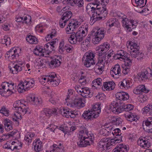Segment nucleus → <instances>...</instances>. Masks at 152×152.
Instances as JSON below:
<instances>
[{
	"label": "nucleus",
	"mask_w": 152,
	"mask_h": 152,
	"mask_svg": "<svg viewBox=\"0 0 152 152\" xmlns=\"http://www.w3.org/2000/svg\"><path fill=\"white\" fill-rule=\"evenodd\" d=\"M94 4H95V2ZM93 4H94V3L88 4L86 7L87 10H90L91 11H94L92 12L90 21V23L91 25H93L96 21L104 20L108 14L106 8L103 7L96 8L93 7Z\"/></svg>",
	"instance_id": "obj_1"
},
{
	"label": "nucleus",
	"mask_w": 152,
	"mask_h": 152,
	"mask_svg": "<svg viewBox=\"0 0 152 152\" xmlns=\"http://www.w3.org/2000/svg\"><path fill=\"white\" fill-rule=\"evenodd\" d=\"M28 101L32 104L36 105H39L42 103V100L40 97L31 95L29 96L28 99Z\"/></svg>",
	"instance_id": "obj_19"
},
{
	"label": "nucleus",
	"mask_w": 152,
	"mask_h": 152,
	"mask_svg": "<svg viewBox=\"0 0 152 152\" xmlns=\"http://www.w3.org/2000/svg\"><path fill=\"white\" fill-rule=\"evenodd\" d=\"M65 45L64 39L61 40L59 43L58 51L61 54H62L65 50Z\"/></svg>",
	"instance_id": "obj_45"
},
{
	"label": "nucleus",
	"mask_w": 152,
	"mask_h": 152,
	"mask_svg": "<svg viewBox=\"0 0 152 152\" xmlns=\"http://www.w3.org/2000/svg\"><path fill=\"white\" fill-rule=\"evenodd\" d=\"M50 148L53 149L52 150L50 151V152L47 150L46 151V152H65L63 148L59 147L56 144H54Z\"/></svg>",
	"instance_id": "obj_42"
},
{
	"label": "nucleus",
	"mask_w": 152,
	"mask_h": 152,
	"mask_svg": "<svg viewBox=\"0 0 152 152\" xmlns=\"http://www.w3.org/2000/svg\"><path fill=\"white\" fill-rule=\"evenodd\" d=\"M80 95L83 97L90 98L92 96V94L90 90L87 87L83 88Z\"/></svg>",
	"instance_id": "obj_36"
},
{
	"label": "nucleus",
	"mask_w": 152,
	"mask_h": 152,
	"mask_svg": "<svg viewBox=\"0 0 152 152\" xmlns=\"http://www.w3.org/2000/svg\"><path fill=\"white\" fill-rule=\"evenodd\" d=\"M112 133L113 136H115V137H122V136H121V130L118 128H117L113 129V131L112 132Z\"/></svg>",
	"instance_id": "obj_51"
},
{
	"label": "nucleus",
	"mask_w": 152,
	"mask_h": 152,
	"mask_svg": "<svg viewBox=\"0 0 152 152\" xmlns=\"http://www.w3.org/2000/svg\"><path fill=\"white\" fill-rule=\"evenodd\" d=\"M56 39L55 40L53 39L50 42L45 45L43 48L44 52H43L44 53L45 55L47 56L46 57H48L50 53L54 50V45L56 43Z\"/></svg>",
	"instance_id": "obj_14"
},
{
	"label": "nucleus",
	"mask_w": 152,
	"mask_h": 152,
	"mask_svg": "<svg viewBox=\"0 0 152 152\" xmlns=\"http://www.w3.org/2000/svg\"><path fill=\"white\" fill-rule=\"evenodd\" d=\"M78 137L77 144L80 147H86L92 144L94 139V134H88L86 128L80 131Z\"/></svg>",
	"instance_id": "obj_2"
},
{
	"label": "nucleus",
	"mask_w": 152,
	"mask_h": 152,
	"mask_svg": "<svg viewBox=\"0 0 152 152\" xmlns=\"http://www.w3.org/2000/svg\"><path fill=\"white\" fill-rule=\"evenodd\" d=\"M132 59L131 58V57H130V55H129V57H127V58L125 60L124 66L130 67L132 64Z\"/></svg>",
	"instance_id": "obj_56"
},
{
	"label": "nucleus",
	"mask_w": 152,
	"mask_h": 152,
	"mask_svg": "<svg viewBox=\"0 0 152 152\" xmlns=\"http://www.w3.org/2000/svg\"><path fill=\"white\" fill-rule=\"evenodd\" d=\"M143 129H146V131L148 133H152V117L144 121L143 124Z\"/></svg>",
	"instance_id": "obj_20"
},
{
	"label": "nucleus",
	"mask_w": 152,
	"mask_h": 152,
	"mask_svg": "<svg viewBox=\"0 0 152 152\" xmlns=\"http://www.w3.org/2000/svg\"><path fill=\"white\" fill-rule=\"evenodd\" d=\"M12 52L11 49L10 51L7 52L5 55V57L8 59L9 60H12L13 57L12 56Z\"/></svg>",
	"instance_id": "obj_61"
},
{
	"label": "nucleus",
	"mask_w": 152,
	"mask_h": 152,
	"mask_svg": "<svg viewBox=\"0 0 152 152\" xmlns=\"http://www.w3.org/2000/svg\"><path fill=\"white\" fill-rule=\"evenodd\" d=\"M74 29L73 28L70 26L69 24L66 28V32L67 34H71L72 33V32L74 31Z\"/></svg>",
	"instance_id": "obj_63"
},
{
	"label": "nucleus",
	"mask_w": 152,
	"mask_h": 152,
	"mask_svg": "<svg viewBox=\"0 0 152 152\" xmlns=\"http://www.w3.org/2000/svg\"><path fill=\"white\" fill-rule=\"evenodd\" d=\"M93 0H85L88 2L91 1ZM95 4L94 5H96L97 6H98L99 4H101L102 5L105 6L109 2V0H94Z\"/></svg>",
	"instance_id": "obj_43"
},
{
	"label": "nucleus",
	"mask_w": 152,
	"mask_h": 152,
	"mask_svg": "<svg viewBox=\"0 0 152 152\" xmlns=\"http://www.w3.org/2000/svg\"><path fill=\"white\" fill-rule=\"evenodd\" d=\"M152 71L149 68H147L138 74V78L140 80L145 81L152 76Z\"/></svg>",
	"instance_id": "obj_10"
},
{
	"label": "nucleus",
	"mask_w": 152,
	"mask_h": 152,
	"mask_svg": "<svg viewBox=\"0 0 152 152\" xmlns=\"http://www.w3.org/2000/svg\"><path fill=\"white\" fill-rule=\"evenodd\" d=\"M110 48V44L107 42H104L96 47V53L99 56L98 61L104 64L108 63V58L105 54Z\"/></svg>",
	"instance_id": "obj_4"
},
{
	"label": "nucleus",
	"mask_w": 152,
	"mask_h": 152,
	"mask_svg": "<svg viewBox=\"0 0 152 152\" xmlns=\"http://www.w3.org/2000/svg\"><path fill=\"white\" fill-rule=\"evenodd\" d=\"M75 5L79 7H82L83 4V0H74Z\"/></svg>",
	"instance_id": "obj_64"
},
{
	"label": "nucleus",
	"mask_w": 152,
	"mask_h": 152,
	"mask_svg": "<svg viewBox=\"0 0 152 152\" xmlns=\"http://www.w3.org/2000/svg\"><path fill=\"white\" fill-rule=\"evenodd\" d=\"M136 4V6H139L140 8H142L145 5L147 0H135Z\"/></svg>",
	"instance_id": "obj_50"
},
{
	"label": "nucleus",
	"mask_w": 152,
	"mask_h": 152,
	"mask_svg": "<svg viewBox=\"0 0 152 152\" xmlns=\"http://www.w3.org/2000/svg\"><path fill=\"white\" fill-rule=\"evenodd\" d=\"M69 23V26L73 28L74 29L78 27L80 23L76 20L73 19L70 20Z\"/></svg>",
	"instance_id": "obj_46"
},
{
	"label": "nucleus",
	"mask_w": 152,
	"mask_h": 152,
	"mask_svg": "<svg viewBox=\"0 0 152 152\" xmlns=\"http://www.w3.org/2000/svg\"><path fill=\"white\" fill-rule=\"evenodd\" d=\"M100 104L97 103L93 105L92 108L88 110V111H85L82 116L87 120H91L96 118L99 116L101 112Z\"/></svg>",
	"instance_id": "obj_5"
},
{
	"label": "nucleus",
	"mask_w": 152,
	"mask_h": 152,
	"mask_svg": "<svg viewBox=\"0 0 152 152\" xmlns=\"http://www.w3.org/2000/svg\"><path fill=\"white\" fill-rule=\"evenodd\" d=\"M61 64V61L56 58L52 60L49 64L51 68H54L59 66Z\"/></svg>",
	"instance_id": "obj_35"
},
{
	"label": "nucleus",
	"mask_w": 152,
	"mask_h": 152,
	"mask_svg": "<svg viewBox=\"0 0 152 152\" xmlns=\"http://www.w3.org/2000/svg\"><path fill=\"white\" fill-rule=\"evenodd\" d=\"M92 32V35L93 36L92 42L94 44H98L101 40L104 37V34L105 32L102 29H98L96 32L94 33L93 31Z\"/></svg>",
	"instance_id": "obj_9"
},
{
	"label": "nucleus",
	"mask_w": 152,
	"mask_h": 152,
	"mask_svg": "<svg viewBox=\"0 0 152 152\" xmlns=\"http://www.w3.org/2000/svg\"><path fill=\"white\" fill-rule=\"evenodd\" d=\"M109 110L114 113H119L122 112L121 106H119L118 103L116 101H113L109 105Z\"/></svg>",
	"instance_id": "obj_16"
},
{
	"label": "nucleus",
	"mask_w": 152,
	"mask_h": 152,
	"mask_svg": "<svg viewBox=\"0 0 152 152\" xmlns=\"http://www.w3.org/2000/svg\"><path fill=\"white\" fill-rule=\"evenodd\" d=\"M138 145L144 148H149L151 146V140L145 137L140 138L137 141Z\"/></svg>",
	"instance_id": "obj_15"
},
{
	"label": "nucleus",
	"mask_w": 152,
	"mask_h": 152,
	"mask_svg": "<svg viewBox=\"0 0 152 152\" xmlns=\"http://www.w3.org/2000/svg\"><path fill=\"white\" fill-rule=\"evenodd\" d=\"M121 71L120 66L117 64L112 68L110 72L111 74L113 77L118 78L121 75Z\"/></svg>",
	"instance_id": "obj_17"
},
{
	"label": "nucleus",
	"mask_w": 152,
	"mask_h": 152,
	"mask_svg": "<svg viewBox=\"0 0 152 152\" xmlns=\"http://www.w3.org/2000/svg\"><path fill=\"white\" fill-rule=\"evenodd\" d=\"M100 133L104 136H108L111 133V132L108 131L104 127L101 130Z\"/></svg>",
	"instance_id": "obj_59"
},
{
	"label": "nucleus",
	"mask_w": 152,
	"mask_h": 152,
	"mask_svg": "<svg viewBox=\"0 0 152 152\" xmlns=\"http://www.w3.org/2000/svg\"><path fill=\"white\" fill-rule=\"evenodd\" d=\"M81 76L79 80V82L83 85H85L87 83V81L85 78L86 77L84 75V73L83 72H81Z\"/></svg>",
	"instance_id": "obj_55"
},
{
	"label": "nucleus",
	"mask_w": 152,
	"mask_h": 152,
	"mask_svg": "<svg viewBox=\"0 0 152 152\" xmlns=\"http://www.w3.org/2000/svg\"><path fill=\"white\" fill-rule=\"evenodd\" d=\"M22 64L18 63L14 65L12 67L9 66L10 72L13 74H17L22 70Z\"/></svg>",
	"instance_id": "obj_22"
},
{
	"label": "nucleus",
	"mask_w": 152,
	"mask_h": 152,
	"mask_svg": "<svg viewBox=\"0 0 152 152\" xmlns=\"http://www.w3.org/2000/svg\"><path fill=\"white\" fill-rule=\"evenodd\" d=\"M82 99L81 98L78 97L75 98L72 102L66 101L64 103L65 104H66L70 107H83L85 106V104L82 102Z\"/></svg>",
	"instance_id": "obj_13"
},
{
	"label": "nucleus",
	"mask_w": 152,
	"mask_h": 152,
	"mask_svg": "<svg viewBox=\"0 0 152 152\" xmlns=\"http://www.w3.org/2000/svg\"><path fill=\"white\" fill-rule=\"evenodd\" d=\"M109 120L110 123L116 126H119L121 124L122 120L119 117L111 116Z\"/></svg>",
	"instance_id": "obj_32"
},
{
	"label": "nucleus",
	"mask_w": 152,
	"mask_h": 152,
	"mask_svg": "<svg viewBox=\"0 0 152 152\" xmlns=\"http://www.w3.org/2000/svg\"><path fill=\"white\" fill-rule=\"evenodd\" d=\"M115 96L117 99L120 100H126L129 98L128 94L123 92H117L115 94Z\"/></svg>",
	"instance_id": "obj_28"
},
{
	"label": "nucleus",
	"mask_w": 152,
	"mask_h": 152,
	"mask_svg": "<svg viewBox=\"0 0 152 152\" xmlns=\"http://www.w3.org/2000/svg\"><path fill=\"white\" fill-rule=\"evenodd\" d=\"M14 88V84L9 83L7 82H3L0 86V94L2 96H4L7 93L11 94L13 93V90Z\"/></svg>",
	"instance_id": "obj_8"
},
{
	"label": "nucleus",
	"mask_w": 152,
	"mask_h": 152,
	"mask_svg": "<svg viewBox=\"0 0 152 152\" xmlns=\"http://www.w3.org/2000/svg\"><path fill=\"white\" fill-rule=\"evenodd\" d=\"M119 23L118 20L116 18H113L110 19L107 23V25L110 27H111L113 26H118Z\"/></svg>",
	"instance_id": "obj_37"
},
{
	"label": "nucleus",
	"mask_w": 152,
	"mask_h": 152,
	"mask_svg": "<svg viewBox=\"0 0 152 152\" xmlns=\"http://www.w3.org/2000/svg\"><path fill=\"white\" fill-rule=\"evenodd\" d=\"M65 50H66V51L69 53H72L74 50L72 46L70 45L66 44L65 45Z\"/></svg>",
	"instance_id": "obj_60"
},
{
	"label": "nucleus",
	"mask_w": 152,
	"mask_h": 152,
	"mask_svg": "<svg viewBox=\"0 0 152 152\" xmlns=\"http://www.w3.org/2000/svg\"><path fill=\"white\" fill-rule=\"evenodd\" d=\"M42 143L39 140H35L33 143L32 148L36 152H39L42 150Z\"/></svg>",
	"instance_id": "obj_24"
},
{
	"label": "nucleus",
	"mask_w": 152,
	"mask_h": 152,
	"mask_svg": "<svg viewBox=\"0 0 152 152\" xmlns=\"http://www.w3.org/2000/svg\"><path fill=\"white\" fill-rule=\"evenodd\" d=\"M115 83L113 81L104 83L102 87L103 90L110 91L113 89L115 87Z\"/></svg>",
	"instance_id": "obj_25"
},
{
	"label": "nucleus",
	"mask_w": 152,
	"mask_h": 152,
	"mask_svg": "<svg viewBox=\"0 0 152 152\" xmlns=\"http://www.w3.org/2000/svg\"><path fill=\"white\" fill-rule=\"evenodd\" d=\"M61 114L64 117H65L67 118H69V117L71 118H74L76 117V115L74 113V112L71 111L69 109H65L62 108L60 112Z\"/></svg>",
	"instance_id": "obj_21"
},
{
	"label": "nucleus",
	"mask_w": 152,
	"mask_h": 152,
	"mask_svg": "<svg viewBox=\"0 0 152 152\" xmlns=\"http://www.w3.org/2000/svg\"><path fill=\"white\" fill-rule=\"evenodd\" d=\"M126 119L131 122L137 121L138 120V117L134 113H132L130 112H127L124 114Z\"/></svg>",
	"instance_id": "obj_27"
},
{
	"label": "nucleus",
	"mask_w": 152,
	"mask_h": 152,
	"mask_svg": "<svg viewBox=\"0 0 152 152\" xmlns=\"http://www.w3.org/2000/svg\"><path fill=\"white\" fill-rule=\"evenodd\" d=\"M79 33L72 32L68 37V40L72 44H79L83 40Z\"/></svg>",
	"instance_id": "obj_11"
},
{
	"label": "nucleus",
	"mask_w": 152,
	"mask_h": 152,
	"mask_svg": "<svg viewBox=\"0 0 152 152\" xmlns=\"http://www.w3.org/2000/svg\"><path fill=\"white\" fill-rule=\"evenodd\" d=\"M11 49L12 53L13 59H17L19 56L18 53L19 51H18V50H19L18 48H13Z\"/></svg>",
	"instance_id": "obj_49"
},
{
	"label": "nucleus",
	"mask_w": 152,
	"mask_h": 152,
	"mask_svg": "<svg viewBox=\"0 0 152 152\" xmlns=\"http://www.w3.org/2000/svg\"><path fill=\"white\" fill-rule=\"evenodd\" d=\"M88 25L86 24L83 25L82 26L80 27L77 32L79 33L81 37L83 39V38L85 37L87 34L88 30Z\"/></svg>",
	"instance_id": "obj_23"
},
{
	"label": "nucleus",
	"mask_w": 152,
	"mask_h": 152,
	"mask_svg": "<svg viewBox=\"0 0 152 152\" xmlns=\"http://www.w3.org/2000/svg\"><path fill=\"white\" fill-rule=\"evenodd\" d=\"M95 56V55L93 52L89 51L85 53L83 57L85 58V59L86 58V59L88 58V59L91 58L92 59H94Z\"/></svg>",
	"instance_id": "obj_48"
},
{
	"label": "nucleus",
	"mask_w": 152,
	"mask_h": 152,
	"mask_svg": "<svg viewBox=\"0 0 152 152\" xmlns=\"http://www.w3.org/2000/svg\"><path fill=\"white\" fill-rule=\"evenodd\" d=\"M57 110L56 109H49L45 108L41 111V114L43 117L47 116L50 117L53 115H56L57 114Z\"/></svg>",
	"instance_id": "obj_18"
},
{
	"label": "nucleus",
	"mask_w": 152,
	"mask_h": 152,
	"mask_svg": "<svg viewBox=\"0 0 152 152\" xmlns=\"http://www.w3.org/2000/svg\"><path fill=\"white\" fill-rule=\"evenodd\" d=\"M128 151V149L126 145L120 144L117 145L116 148L113 150L112 152H127Z\"/></svg>",
	"instance_id": "obj_31"
},
{
	"label": "nucleus",
	"mask_w": 152,
	"mask_h": 152,
	"mask_svg": "<svg viewBox=\"0 0 152 152\" xmlns=\"http://www.w3.org/2000/svg\"><path fill=\"white\" fill-rule=\"evenodd\" d=\"M122 26L126 28L127 31L130 32L132 31L131 28L130 27L131 26V20H129L127 18H123L122 20Z\"/></svg>",
	"instance_id": "obj_30"
},
{
	"label": "nucleus",
	"mask_w": 152,
	"mask_h": 152,
	"mask_svg": "<svg viewBox=\"0 0 152 152\" xmlns=\"http://www.w3.org/2000/svg\"><path fill=\"white\" fill-rule=\"evenodd\" d=\"M26 104V102L23 100H18L14 102L13 107L17 109H16V112L12 118L14 121H18V119L21 118V115H24L26 113L28 108Z\"/></svg>",
	"instance_id": "obj_3"
},
{
	"label": "nucleus",
	"mask_w": 152,
	"mask_h": 152,
	"mask_svg": "<svg viewBox=\"0 0 152 152\" xmlns=\"http://www.w3.org/2000/svg\"><path fill=\"white\" fill-rule=\"evenodd\" d=\"M82 62L84 65L86 67H89L91 65H93L95 64L94 59H92L91 58H88L85 59V58H82Z\"/></svg>",
	"instance_id": "obj_33"
},
{
	"label": "nucleus",
	"mask_w": 152,
	"mask_h": 152,
	"mask_svg": "<svg viewBox=\"0 0 152 152\" xmlns=\"http://www.w3.org/2000/svg\"><path fill=\"white\" fill-rule=\"evenodd\" d=\"M43 52H44L43 48L40 46H36L33 50L34 53L36 55L46 57L47 56L45 55Z\"/></svg>",
	"instance_id": "obj_29"
},
{
	"label": "nucleus",
	"mask_w": 152,
	"mask_h": 152,
	"mask_svg": "<svg viewBox=\"0 0 152 152\" xmlns=\"http://www.w3.org/2000/svg\"><path fill=\"white\" fill-rule=\"evenodd\" d=\"M73 92L74 91L73 90H69L68 93H67L68 95H67V97L65 99L66 102H69V100H70L71 97L72 95Z\"/></svg>",
	"instance_id": "obj_62"
},
{
	"label": "nucleus",
	"mask_w": 152,
	"mask_h": 152,
	"mask_svg": "<svg viewBox=\"0 0 152 152\" xmlns=\"http://www.w3.org/2000/svg\"><path fill=\"white\" fill-rule=\"evenodd\" d=\"M35 81L33 79L27 78L18 85V91L20 93H22L28 91L33 87Z\"/></svg>",
	"instance_id": "obj_7"
},
{
	"label": "nucleus",
	"mask_w": 152,
	"mask_h": 152,
	"mask_svg": "<svg viewBox=\"0 0 152 152\" xmlns=\"http://www.w3.org/2000/svg\"><path fill=\"white\" fill-rule=\"evenodd\" d=\"M39 81L44 85H46L47 83L53 87L58 86L60 83L59 80L58 79L56 74L54 72H52L48 75L40 77Z\"/></svg>",
	"instance_id": "obj_6"
},
{
	"label": "nucleus",
	"mask_w": 152,
	"mask_h": 152,
	"mask_svg": "<svg viewBox=\"0 0 152 152\" xmlns=\"http://www.w3.org/2000/svg\"><path fill=\"white\" fill-rule=\"evenodd\" d=\"M26 40L31 44H36L37 43V39L34 36L30 35L27 36L26 38Z\"/></svg>",
	"instance_id": "obj_44"
},
{
	"label": "nucleus",
	"mask_w": 152,
	"mask_h": 152,
	"mask_svg": "<svg viewBox=\"0 0 152 152\" xmlns=\"http://www.w3.org/2000/svg\"><path fill=\"white\" fill-rule=\"evenodd\" d=\"M45 61L42 59H38L36 61L35 63L36 65L38 66V67L39 66H43L45 65Z\"/></svg>",
	"instance_id": "obj_57"
},
{
	"label": "nucleus",
	"mask_w": 152,
	"mask_h": 152,
	"mask_svg": "<svg viewBox=\"0 0 152 152\" xmlns=\"http://www.w3.org/2000/svg\"><path fill=\"white\" fill-rule=\"evenodd\" d=\"M149 90L146 89L145 85H139L136 87L133 90V93L136 94H140L143 93H147L149 91Z\"/></svg>",
	"instance_id": "obj_26"
},
{
	"label": "nucleus",
	"mask_w": 152,
	"mask_h": 152,
	"mask_svg": "<svg viewBox=\"0 0 152 152\" xmlns=\"http://www.w3.org/2000/svg\"><path fill=\"white\" fill-rule=\"evenodd\" d=\"M109 142V139L107 138H104L102 139L99 142V143L100 146H102L100 149H103L105 150V148H108V145H107V142Z\"/></svg>",
	"instance_id": "obj_38"
},
{
	"label": "nucleus",
	"mask_w": 152,
	"mask_h": 152,
	"mask_svg": "<svg viewBox=\"0 0 152 152\" xmlns=\"http://www.w3.org/2000/svg\"><path fill=\"white\" fill-rule=\"evenodd\" d=\"M9 142L8 141L3 146V148L4 149H10L12 150H14L15 149H17L18 146L15 145V146H13V147L12 148V146H10Z\"/></svg>",
	"instance_id": "obj_53"
},
{
	"label": "nucleus",
	"mask_w": 152,
	"mask_h": 152,
	"mask_svg": "<svg viewBox=\"0 0 152 152\" xmlns=\"http://www.w3.org/2000/svg\"><path fill=\"white\" fill-rule=\"evenodd\" d=\"M133 50L130 51L131 55L130 57H131V58L132 57L136 58L137 56L138 53H139V50Z\"/></svg>",
	"instance_id": "obj_58"
},
{
	"label": "nucleus",
	"mask_w": 152,
	"mask_h": 152,
	"mask_svg": "<svg viewBox=\"0 0 152 152\" xmlns=\"http://www.w3.org/2000/svg\"><path fill=\"white\" fill-rule=\"evenodd\" d=\"M72 14L70 11H67L64 12L62 15L61 18L60 19L59 25L60 27L64 28L67 22L71 18Z\"/></svg>",
	"instance_id": "obj_12"
},
{
	"label": "nucleus",
	"mask_w": 152,
	"mask_h": 152,
	"mask_svg": "<svg viewBox=\"0 0 152 152\" xmlns=\"http://www.w3.org/2000/svg\"><path fill=\"white\" fill-rule=\"evenodd\" d=\"M0 113L6 116L9 115V110L4 106L1 107L0 110Z\"/></svg>",
	"instance_id": "obj_54"
},
{
	"label": "nucleus",
	"mask_w": 152,
	"mask_h": 152,
	"mask_svg": "<svg viewBox=\"0 0 152 152\" xmlns=\"http://www.w3.org/2000/svg\"><path fill=\"white\" fill-rule=\"evenodd\" d=\"M132 86V83L130 81L126 79L123 80L120 84V86L122 88H128Z\"/></svg>",
	"instance_id": "obj_39"
},
{
	"label": "nucleus",
	"mask_w": 152,
	"mask_h": 152,
	"mask_svg": "<svg viewBox=\"0 0 152 152\" xmlns=\"http://www.w3.org/2000/svg\"><path fill=\"white\" fill-rule=\"evenodd\" d=\"M121 108H122V112L123 111L129 112V111L132 110L134 108L133 105L129 104L126 105H123L121 106Z\"/></svg>",
	"instance_id": "obj_47"
},
{
	"label": "nucleus",
	"mask_w": 152,
	"mask_h": 152,
	"mask_svg": "<svg viewBox=\"0 0 152 152\" xmlns=\"http://www.w3.org/2000/svg\"><path fill=\"white\" fill-rule=\"evenodd\" d=\"M35 134L31 132H28L25 136L24 139L27 142L28 145L32 141L33 137H34Z\"/></svg>",
	"instance_id": "obj_41"
},
{
	"label": "nucleus",
	"mask_w": 152,
	"mask_h": 152,
	"mask_svg": "<svg viewBox=\"0 0 152 152\" xmlns=\"http://www.w3.org/2000/svg\"><path fill=\"white\" fill-rule=\"evenodd\" d=\"M4 128L7 131H9L13 129V126L12 121L9 119H5L3 121Z\"/></svg>",
	"instance_id": "obj_34"
},
{
	"label": "nucleus",
	"mask_w": 152,
	"mask_h": 152,
	"mask_svg": "<svg viewBox=\"0 0 152 152\" xmlns=\"http://www.w3.org/2000/svg\"><path fill=\"white\" fill-rule=\"evenodd\" d=\"M144 109L143 112L146 113L149 112V113L152 115V104H148L146 106L144 107Z\"/></svg>",
	"instance_id": "obj_52"
},
{
	"label": "nucleus",
	"mask_w": 152,
	"mask_h": 152,
	"mask_svg": "<svg viewBox=\"0 0 152 152\" xmlns=\"http://www.w3.org/2000/svg\"><path fill=\"white\" fill-rule=\"evenodd\" d=\"M102 80L100 78L94 80L92 83V87H94L95 88H98L99 87H101L102 86Z\"/></svg>",
	"instance_id": "obj_40"
}]
</instances>
